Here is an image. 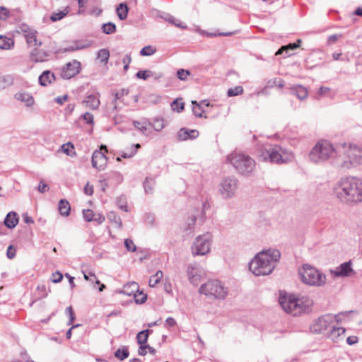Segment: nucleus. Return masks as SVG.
Listing matches in <instances>:
<instances>
[{
	"label": "nucleus",
	"instance_id": "45",
	"mask_svg": "<svg viewBox=\"0 0 362 362\" xmlns=\"http://www.w3.org/2000/svg\"><path fill=\"white\" fill-rule=\"evenodd\" d=\"M275 86H276L279 88H282L284 86V80H282L281 78L271 79L267 82L266 87L267 88H273Z\"/></svg>",
	"mask_w": 362,
	"mask_h": 362
},
{
	"label": "nucleus",
	"instance_id": "15",
	"mask_svg": "<svg viewBox=\"0 0 362 362\" xmlns=\"http://www.w3.org/2000/svg\"><path fill=\"white\" fill-rule=\"evenodd\" d=\"M92 166L99 170L105 168L107 163V158L105 153L100 151H95L92 155L91 159Z\"/></svg>",
	"mask_w": 362,
	"mask_h": 362
},
{
	"label": "nucleus",
	"instance_id": "7",
	"mask_svg": "<svg viewBox=\"0 0 362 362\" xmlns=\"http://www.w3.org/2000/svg\"><path fill=\"white\" fill-rule=\"evenodd\" d=\"M228 160L238 173L247 177L253 175L255 161L249 156L241 153H234L228 156Z\"/></svg>",
	"mask_w": 362,
	"mask_h": 362
},
{
	"label": "nucleus",
	"instance_id": "30",
	"mask_svg": "<svg viewBox=\"0 0 362 362\" xmlns=\"http://www.w3.org/2000/svg\"><path fill=\"white\" fill-rule=\"evenodd\" d=\"M14 45V41L12 38L0 35V49H10Z\"/></svg>",
	"mask_w": 362,
	"mask_h": 362
},
{
	"label": "nucleus",
	"instance_id": "31",
	"mask_svg": "<svg viewBox=\"0 0 362 362\" xmlns=\"http://www.w3.org/2000/svg\"><path fill=\"white\" fill-rule=\"evenodd\" d=\"M107 218L111 222L113 223L116 227L121 228L122 227V220L120 217L117 215V214L113 211H111L107 214Z\"/></svg>",
	"mask_w": 362,
	"mask_h": 362
},
{
	"label": "nucleus",
	"instance_id": "23",
	"mask_svg": "<svg viewBox=\"0 0 362 362\" xmlns=\"http://www.w3.org/2000/svg\"><path fill=\"white\" fill-rule=\"evenodd\" d=\"M54 80L55 76L49 70L44 71L38 78L39 83L42 86H47Z\"/></svg>",
	"mask_w": 362,
	"mask_h": 362
},
{
	"label": "nucleus",
	"instance_id": "58",
	"mask_svg": "<svg viewBox=\"0 0 362 362\" xmlns=\"http://www.w3.org/2000/svg\"><path fill=\"white\" fill-rule=\"evenodd\" d=\"M144 222L149 226H153L155 217L153 214L146 213L144 216Z\"/></svg>",
	"mask_w": 362,
	"mask_h": 362
},
{
	"label": "nucleus",
	"instance_id": "2",
	"mask_svg": "<svg viewBox=\"0 0 362 362\" xmlns=\"http://www.w3.org/2000/svg\"><path fill=\"white\" fill-rule=\"evenodd\" d=\"M331 163L333 167L341 172H346L356 168L362 163V151L351 145L344 144L336 146V150Z\"/></svg>",
	"mask_w": 362,
	"mask_h": 362
},
{
	"label": "nucleus",
	"instance_id": "35",
	"mask_svg": "<svg viewBox=\"0 0 362 362\" xmlns=\"http://www.w3.org/2000/svg\"><path fill=\"white\" fill-rule=\"evenodd\" d=\"M160 17L164 19L165 21L169 22L178 28H186V25L184 26L180 22H179L178 20L175 19L173 16L168 13H163L160 15Z\"/></svg>",
	"mask_w": 362,
	"mask_h": 362
},
{
	"label": "nucleus",
	"instance_id": "13",
	"mask_svg": "<svg viewBox=\"0 0 362 362\" xmlns=\"http://www.w3.org/2000/svg\"><path fill=\"white\" fill-rule=\"evenodd\" d=\"M81 71V63L77 60L68 62L62 69L61 76L64 79H70L79 74Z\"/></svg>",
	"mask_w": 362,
	"mask_h": 362
},
{
	"label": "nucleus",
	"instance_id": "43",
	"mask_svg": "<svg viewBox=\"0 0 362 362\" xmlns=\"http://www.w3.org/2000/svg\"><path fill=\"white\" fill-rule=\"evenodd\" d=\"M298 47V45L293 43H289L287 45L281 46L276 52V55L282 54L285 51L288 54V50H294Z\"/></svg>",
	"mask_w": 362,
	"mask_h": 362
},
{
	"label": "nucleus",
	"instance_id": "37",
	"mask_svg": "<svg viewBox=\"0 0 362 362\" xmlns=\"http://www.w3.org/2000/svg\"><path fill=\"white\" fill-rule=\"evenodd\" d=\"M69 9L68 7L66 8L64 11H59L58 12H53L52 15L50 16V20L52 22H57L58 21L62 20L64 18L66 15L69 13Z\"/></svg>",
	"mask_w": 362,
	"mask_h": 362
},
{
	"label": "nucleus",
	"instance_id": "38",
	"mask_svg": "<svg viewBox=\"0 0 362 362\" xmlns=\"http://www.w3.org/2000/svg\"><path fill=\"white\" fill-rule=\"evenodd\" d=\"M110 57V52L107 49H100L97 53V59L101 63L107 64Z\"/></svg>",
	"mask_w": 362,
	"mask_h": 362
},
{
	"label": "nucleus",
	"instance_id": "16",
	"mask_svg": "<svg viewBox=\"0 0 362 362\" xmlns=\"http://www.w3.org/2000/svg\"><path fill=\"white\" fill-rule=\"evenodd\" d=\"M187 274L188 279L192 284L194 286L198 285L201 280L202 271L196 265H188Z\"/></svg>",
	"mask_w": 362,
	"mask_h": 362
},
{
	"label": "nucleus",
	"instance_id": "54",
	"mask_svg": "<svg viewBox=\"0 0 362 362\" xmlns=\"http://www.w3.org/2000/svg\"><path fill=\"white\" fill-rule=\"evenodd\" d=\"M140 132L142 135H147L151 132V127L141 125L140 127V123L137 122V132Z\"/></svg>",
	"mask_w": 362,
	"mask_h": 362
},
{
	"label": "nucleus",
	"instance_id": "42",
	"mask_svg": "<svg viewBox=\"0 0 362 362\" xmlns=\"http://www.w3.org/2000/svg\"><path fill=\"white\" fill-rule=\"evenodd\" d=\"M170 106L173 110L180 112L184 110L185 103L182 102V98H177L173 101Z\"/></svg>",
	"mask_w": 362,
	"mask_h": 362
},
{
	"label": "nucleus",
	"instance_id": "51",
	"mask_svg": "<svg viewBox=\"0 0 362 362\" xmlns=\"http://www.w3.org/2000/svg\"><path fill=\"white\" fill-rule=\"evenodd\" d=\"M65 313L66 315H68L69 318L67 325H70L74 322V321L76 319L75 313H74L72 306L70 305V306L67 307L66 308Z\"/></svg>",
	"mask_w": 362,
	"mask_h": 362
},
{
	"label": "nucleus",
	"instance_id": "17",
	"mask_svg": "<svg viewBox=\"0 0 362 362\" xmlns=\"http://www.w3.org/2000/svg\"><path fill=\"white\" fill-rule=\"evenodd\" d=\"M49 56L50 52L35 48L30 52V59L33 62H43L47 61Z\"/></svg>",
	"mask_w": 362,
	"mask_h": 362
},
{
	"label": "nucleus",
	"instance_id": "56",
	"mask_svg": "<svg viewBox=\"0 0 362 362\" xmlns=\"http://www.w3.org/2000/svg\"><path fill=\"white\" fill-rule=\"evenodd\" d=\"M81 118L88 124H93V115L88 112H86L84 114L81 115Z\"/></svg>",
	"mask_w": 362,
	"mask_h": 362
},
{
	"label": "nucleus",
	"instance_id": "41",
	"mask_svg": "<svg viewBox=\"0 0 362 362\" xmlns=\"http://www.w3.org/2000/svg\"><path fill=\"white\" fill-rule=\"evenodd\" d=\"M62 151L66 153L67 156L73 157L76 156V152L74 151V146L71 142H68L62 146Z\"/></svg>",
	"mask_w": 362,
	"mask_h": 362
},
{
	"label": "nucleus",
	"instance_id": "55",
	"mask_svg": "<svg viewBox=\"0 0 362 362\" xmlns=\"http://www.w3.org/2000/svg\"><path fill=\"white\" fill-rule=\"evenodd\" d=\"M11 16V11L5 6H0V19L6 20Z\"/></svg>",
	"mask_w": 362,
	"mask_h": 362
},
{
	"label": "nucleus",
	"instance_id": "61",
	"mask_svg": "<svg viewBox=\"0 0 362 362\" xmlns=\"http://www.w3.org/2000/svg\"><path fill=\"white\" fill-rule=\"evenodd\" d=\"M63 279V275L62 274L57 271L54 273L52 274V281L54 284H57V283H59Z\"/></svg>",
	"mask_w": 362,
	"mask_h": 362
},
{
	"label": "nucleus",
	"instance_id": "27",
	"mask_svg": "<svg viewBox=\"0 0 362 362\" xmlns=\"http://www.w3.org/2000/svg\"><path fill=\"white\" fill-rule=\"evenodd\" d=\"M129 12V8L126 3H120L116 8V13L119 20L127 18Z\"/></svg>",
	"mask_w": 362,
	"mask_h": 362
},
{
	"label": "nucleus",
	"instance_id": "62",
	"mask_svg": "<svg viewBox=\"0 0 362 362\" xmlns=\"http://www.w3.org/2000/svg\"><path fill=\"white\" fill-rule=\"evenodd\" d=\"M6 256L8 259H12L16 256V249L13 245H9L7 248Z\"/></svg>",
	"mask_w": 362,
	"mask_h": 362
},
{
	"label": "nucleus",
	"instance_id": "12",
	"mask_svg": "<svg viewBox=\"0 0 362 362\" xmlns=\"http://www.w3.org/2000/svg\"><path fill=\"white\" fill-rule=\"evenodd\" d=\"M211 235L206 233L196 238L192 246V252L194 256L205 255L210 251Z\"/></svg>",
	"mask_w": 362,
	"mask_h": 362
},
{
	"label": "nucleus",
	"instance_id": "34",
	"mask_svg": "<svg viewBox=\"0 0 362 362\" xmlns=\"http://www.w3.org/2000/svg\"><path fill=\"white\" fill-rule=\"evenodd\" d=\"M153 331L151 329H144L137 333V344H146L149 336V334Z\"/></svg>",
	"mask_w": 362,
	"mask_h": 362
},
{
	"label": "nucleus",
	"instance_id": "57",
	"mask_svg": "<svg viewBox=\"0 0 362 362\" xmlns=\"http://www.w3.org/2000/svg\"><path fill=\"white\" fill-rule=\"evenodd\" d=\"M124 246L128 251L136 252V245L134 243L133 240L126 239L124 240Z\"/></svg>",
	"mask_w": 362,
	"mask_h": 362
},
{
	"label": "nucleus",
	"instance_id": "26",
	"mask_svg": "<svg viewBox=\"0 0 362 362\" xmlns=\"http://www.w3.org/2000/svg\"><path fill=\"white\" fill-rule=\"evenodd\" d=\"M135 285V282L132 281L131 283H128L127 284L124 285L122 290H120L119 291V293H123L127 295L129 297H131V300H129L132 302V300L136 302V291L134 289H132L131 287Z\"/></svg>",
	"mask_w": 362,
	"mask_h": 362
},
{
	"label": "nucleus",
	"instance_id": "28",
	"mask_svg": "<svg viewBox=\"0 0 362 362\" xmlns=\"http://www.w3.org/2000/svg\"><path fill=\"white\" fill-rule=\"evenodd\" d=\"M345 331L344 327L334 325V327H332V329H330L327 335L331 339L336 340L341 335L344 334Z\"/></svg>",
	"mask_w": 362,
	"mask_h": 362
},
{
	"label": "nucleus",
	"instance_id": "21",
	"mask_svg": "<svg viewBox=\"0 0 362 362\" xmlns=\"http://www.w3.org/2000/svg\"><path fill=\"white\" fill-rule=\"evenodd\" d=\"M292 95H296L299 100H303L307 98L308 92L306 88L301 85H294L290 88Z\"/></svg>",
	"mask_w": 362,
	"mask_h": 362
},
{
	"label": "nucleus",
	"instance_id": "46",
	"mask_svg": "<svg viewBox=\"0 0 362 362\" xmlns=\"http://www.w3.org/2000/svg\"><path fill=\"white\" fill-rule=\"evenodd\" d=\"M156 52V48L151 45L145 46L140 51V54L141 56H151L155 54Z\"/></svg>",
	"mask_w": 362,
	"mask_h": 362
},
{
	"label": "nucleus",
	"instance_id": "11",
	"mask_svg": "<svg viewBox=\"0 0 362 362\" xmlns=\"http://www.w3.org/2000/svg\"><path fill=\"white\" fill-rule=\"evenodd\" d=\"M238 187V179L234 176H228L221 180L218 190L222 198L228 199L235 196Z\"/></svg>",
	"mask_w": 362,
	"mask_h": 362
},
{
	"label": "nucleus",
	"instance_id": "40",
	"mask_svg": "<svg viewBox=\"0 0 362 362\" xmlns=\"http://www.w3.org/2000/svg\"><path fill=\"white\" fill-rule=\"evenodd\" d=\"M129 351L127 347L118 349L114 354L115 356L120 361L124 360L129 356Z\"/></svg>",
	"mask_w": 362,
	"mask_h": 362
},
{
	"label": "nucleus",
	"instance_id": "50",
	"mask_svg": "<svg viewBox=\"0 0 362 362\" xmlns=\"http://www.w3.org/2000/svg\"><path fill=\"white\" fill-rule=\"evenodd\" d=\"M95 213L91 209H83V217L87 222L93 221Z\"/></svg>",
	"mask_w": 362,
	"mask_h": 362
},
{
	"label": "nucleus",
	"instance_id": "22",
	"mask_svg": "<svg viewBox=\"0 0 362 362\" xmlns=\"http://www.w3.org/2000/svg\"><path fill=\"white\" fill-rule=\"evenodd\" d=\"M19 218L15 211H10L6 216L4 223L9 229H13L18 223Z\"/></svg>",
	"mask_w": 362,
	"mask_h": 362
},
{
	"label": "nucleus",
	"instance_id": "60",
	"mask_svg": "<svg viewBox=\"0 0 362 362\" xmlns=\"http://www.w3.org/2000/svg\"><path fill=\"white\" fill-rule=\"evenodd\" d=\"M128 93H129L128 90H126V89H124V88L117 91L115 93V103L118 100H120L124 95H127Z\"/></svg>",
	"mask_w": 362,
	"mask_h": 362
},
{
	"label": "nucleus",
	"instance_id": "10",
	"mask_svg": "<svg viewBox=\"0 0 362 362\" xmlns=\"http://www.w3.org/2000/svg\"><path fill=\"white\" fill-rule=\"evenodd\" d=\"M339 315L326 314L320 317L311 325V331L317 334L327 335L334 327V322L339 321Z\"/></svg>",
	"mask_w": 362,
	"mask_h": 362
},
{
	"label": "nucleus",
	"instance_id": "48",
	"mask_svg": "<svg viewBox=\"0 0 362 362\" xmlns=\"http://www.w3.org/2000/svg\"><path fill=\"white\" fill-rule=\"evenodd\" d=\"M74 43L76 44V47L77 50L88 48L90 47L92 45V42L83 40H76L74 41Z\"/></svg>",
	"mask_w": 362,
	"mask_h": 362
},
{
	"label": "nucleus",
	"instance_id": "19",
	"mask_svg": "<svg viewBox=\"0 0 362 362\" xmlns=\"http://www.w3.org/2000/svg\"><path fill=\"white\" fill-rule=\"evenodd\" d=\"M206 206V204H203L202 206L204 208ZM205 217V212L204 211V209H202L201 211L197 210L195 214H193L187 221V228L185 230H191L193 228L195 221L197 218H199L202 221L204 219Z\"/></svg>",
	"mask_w": 362,
	"mask_h": 362
},
{
	"label": "nucleus",
	"instance_id": "20",
	"mask_svg": "<svg viewBox=\"0 0 362 362\" xmlns=\"http://www.w3.org/2000/svg\"><path fill=\"white\" fill-rule=\"evenodd\" d=\"M199 133L196 129H188L187 128H182L178 134L177 138L180 141H185L187 139H194L198 137Z\"/></svg>",
	"mask_w": 362,
	"mask_h": 362
},
{
	"label": "nucleus",
	"instance_id": "29",
	"mask_svg": "<svg viewBox=\"0 0 362 362\" xmlns=\"http://www.w3.org/2000/svg\"><path fill=\"white\" fill-rule=\"evenodd\" d=\"M155 184L156 180L154 177H147L143 183L145 192L146 194H153Z\"/></svg>",
	"mask_w": 362,
	"mask_h": 362
},
{
	"label": "nucleus",
	"instance_id": "14",
	"mask_svg": "<svg viewBox=\"0 0 362 362\" xmlns=\"http://www.w3.org/2000/svg\"><path fill=\"white\" fill-rule=\"evenodd\" d=\"M331 274L335 277L350 276L355 272L351 267V262H346L341 264L335 270H330Z\"/></svg>",
	"mask_w": 362,
	"mask_h": 362
},
{
	"label": "nucleus",
	"instance_id": "53",
	"mask_svg": "<svg viewBox=\"0 0 362 362\" xmlns=\"http://www.w3.org/2000/svg\"><path fill=\"white\" fill-rule=\"evenodd\" d=\"M147 300V294L144 293L143 290L140 291L137 288V304H142Z\"/></svg>",
	"mask_w": 362,
	"mask_h": 362
},
{
	"label": "nucleus",
	"instance_id": "59",
	"mask_svg": "<svg viewBox=\"0 0 362 362\" xmlns=\"http://www.w3.org/2000/svg\"><path fill=\"white\" fill-rule=\"evenodd\" d=\"M18 99L25 101L28 105H31L33 103V97L25 93H21Z\"/></svg>",
	"mask_w": 362,
	"mask_h": 362
},
{
	"label": "nucleus",
	"instance_id": "1",
	"mask_svg": "<svg viewBox=\"0 0 362 362\" xmlns=\"http://www.w3.org/2000/svg\"><path fill=\"white\" fill-rule=\"evenodd\" d=\"M336 197L346 204H356L362 202V180L353 176L341 177L335 185Z\"/></svg>",
	"mask_w": 362,
	"mask_h": 362
},
{
	"label": "nucleus",
	"instance_id": "8",
	"mask_svg": "<svg viewBox=\"0 0 362 362\" xmlns=\"http://www.w3.org/2000/svg\"><path fill=\"white\" fill-rule=\"evenodd\" d=\"M336 147L326 140L318 141L311 149L308 157L311 162L320 163L327 160L329 158H333Z\"/></svg>",
	"mask_w": 362,
	"mask_h": 362
},
{
	"label": "nucleus",
	"instance_id": "36",
	"mask_svg": "<svg viewBox=\"0 0 362 362\" xmlns=\"http://www.w3.org/2000/svg\"><path fill=\"white\" fill-rule=\"evenodd\" d=\"M135 153H136V144H132L130 150H129L127 151H121L119 153V156L117 157L116 160L117 161H120L121 158H129L133 157Z\"/></svg>",
	"mask_w": 362,
	"mask_h": 362
},
{
	"label": "nucleus",
	"instance_id": "47",
	"mask_svg": "<svg viewBox=\"0 0 362 362\" xmlns=\"http://www.w3.org/2000/svg\"><path fill=\"white\" fill-rule=\"evenodd\" d=\"M192 103L194 105L192 108L194 115L197 117H202L204 110L201 105L199 104L196 100H192Z\"/></svg>",
	"mask_w": 362,
	"mask_h": 362
},
{
	"label": "nucleus",
	"instance_id": "5",
	"mask_svg": "<svg viewBox=\"0 0 362 362\" xmlns=\"http://www.w3.org/2000/svg\"><path fill=\"white\" fill-rule=\"evenodd\" d=\"M259 157L263 161L273 163H287L291 159V155L281 146L265 145L259 150Z\"/></svg>",
	"mask_w": 362,
	"mask_h": 362
},
{
	"label": "nucleus",
	"instance_id": "3",
	"mask_svg": "<svg viewBox=\"0 0 362 362\" xmlns=\"http://www.w3.org/2000/svg\"><path fill=\"white\" fill-rule=\"evenodd\" d=\"M280 257L278 250L260 252L249 263V269L255 276L269 275L274 269Z\"/></svg>",
	"mask_w": 362,
	"mask_h": 362
},
{
	"label": "nucleus",
	"instance_id": "18",
	"mask_svg": "<svg viewBox=\"0 0 362 362\" xmlns=\"http://www.w3.org/2000/svg\"><path fill=\"white\" fill-rule=\"evenodd\" d=\"M98 93L88 95L83 100V103L91 110H97L100 104Z\"/></svg>",
	"mask_w": 362,
	"mask_h": 362
},
{
	"label": "nucleus",
	"instance_id": "9",
	"mask_svg": "<svg viewBox=\"0 0 362 362\" xmlns=\"http://www.w3.org/2000/svg\"><path fill=\"white\" fill-rule=\"evenodd\" d=\"M199 293L211 299L224 300L228 294V288L218 280H209L200 286Z\"/></svg>",
	"mask_w": 362,
	"mask_h": 362
},
{
	"label": "nucleus",
	"instance_id": "24",
	"mask_svg": "<svg viewBox=\"0 0 362 362\" xmlns=\"http://www.w3.org/2000/svg\"><path fill=\"white\" fill-rule=\"evenodd\" d=\"M150 77H153L155 80H158L163 77L161 73H154L151 70H140L137 71V78L147 80Z\"/></svg>",
	"mask_w": 362,
	"mask_h": 362
},
{
	"label": "nucleus",
	"instance_id": "33",
	"mask_svg": "<svg viewBox=\"0 0 362 362\" xmlns=\"http://www.w3.org/2000/svg\"><path fill=\"white\" fill-rule=\"evenodd\" d=\"M14 81V77L13 75L8 74L0 76V89H4L7 86L13 84Z\"/></svg>",
	"mask_w": 362,
	"mask_h": 362
},
{
	"label": "nucleus",
	"instance_id": "44",
	"mask_svg": "<svg viewBox=\"0 0 362 362\" xmlns=\"http://www.w3.org/2000/svg\"><path fill=\"white\" fill-rule=\"evenodd\" d=\"M26 41L28 44H31L34 42L35 45L40 46L42 45L41 42H38L36 37V31L29 32L26 35Z\"/></svg>",
	"mask_w": 362,
	"mask_h": 362
},
{
	"label": "nucleus",
	"instance_id": "4",
	"mask_svg": "<svg viewBox=\"0 0 362 362\" xmlns=\"http://www.w3.org/2000/svg\"><path fill=\"white\" fill-rule=\"evenodd\" d=\"M313 300L308 296L296 297L295 296H281L279 304L286 312L293 316L300 315L309 310L313 305Z\"/></svg>",
	"mask_w": 362,
	"mask_h": 362
},
{
	"label": "nucleus",
	"instance_id": "39",
	"mask_svg": "<svg viewBox=\"0 0 362 362\" xmlns=\"http://www.w3.org/2000/svg\"><path fill=\"white\" fill-rule=\"evenodd\" d=\"M101 29L103 33L110 35L116 32V25L114 23L108 22L103 23Z\"/></svg>",
	"mask_w": 362,
	"mask_h": 362
},
{
	"label": "nucleus",
	"instance_id": "64",
	"mask_svg": "<svg viewBox=\"0 0 362 362\" xmlns=\"http://www.w3.org/2000/svg\"><path fill=\"white\" fill-rule=\"evenodd\" d=\"M49 189V187L47 184L44 183L42 181H40V182L38 185V187H37V190L39 192L44 193L46 191H47Z\"/></svg>",
	"mask_w": 362,
	"mask_h": 362
},
{
	"label": "nucleus",
	"instance_id": "49",
	"mask_svg": "<svg viewBox=\"0 0 362 362\" xmlns=\"http://www.w3.org/2000/svg\"><path fill=\"white\" fill-rule=\"evenodd\" d=\"M243 93V88L238 86L233 88H229L227 91V95L228 97H233L241 95Z\"/></svg>",
	"mask_w": 362,
	"mask_h": 362
},
{
	"label": "nucleus",
	"instance_id": "52",
	"mask_svg": "<svg viewBox=\"0 0 362 362\" xmlns=\"http://www.w3.org/2000/svg\"><path fill=\"white\" fill-rule=\"evenodd\" d=\"M191 74L190 71L183 69H180L177 71V76L181 81H186L187 76Z\"/></svg>",
	"mask_w": 362,
	"mask_h": 362
},
{
	"label": "nucleus",
	"instance_id": "32",
	"mask_svg": "<svg viewBox=\"0 0 362 362\" xmlns=\"http://www.w3.org/2000/svg\"><path fill=\"white\" fill-rule=\"evenodd\" d=\"M163 276V272L161 270H158L155 274L150 276L149 281H148L149 286L155 287L158 283H160Z\"/></svg>",
	"mask_w": 362,
	"mask_h": 362
},
{
	"label": "nucleus",
	"instance_id": "25",
	"mask_svg": "<svg viewBox=\"0 0 362 362\" xmlns=\"http://www.w3.org/2000/svg\"><path fill=\"white\" fill-rule=\"evenodd\" d=\"M58 210L62 216H68L71 211L69 202L65 199H61L58 204Z\"/></svg>",
	"mask_w": 362,
	"mask_h": 362
},
{
	"label": "nucleus",
	"instance_id": "6",
	"mask_svg": "<svg viewBox=\"0 0 362 362\" xmlns=\"http://www.w3.org/2000/svg\"><path fill=\"white\" fill-rule=\"evenodd\" d=\"M298 273L302 282L307 285L320 287L326 284V275L309 264H303Z\"/></svg>",
	"mask_w": 362,
	"mask_h": 362
},
{
	"label": "nucleus",
	"instance_id": "63",
	"mask_svg": "<svg viewBox=\"0 0 362 362\" xmlns=\"http://www.w3.org/2000/svg\"><path fill=\"white\" fill-rule=\"evenodd\" d=\"M105 220V217L104 215L101 214H95L94 218L93 221L96 222L98 224H101Z\"/></svg>",
	"mask_w": 362,
	"mask_h": 362
}]
</instances>
